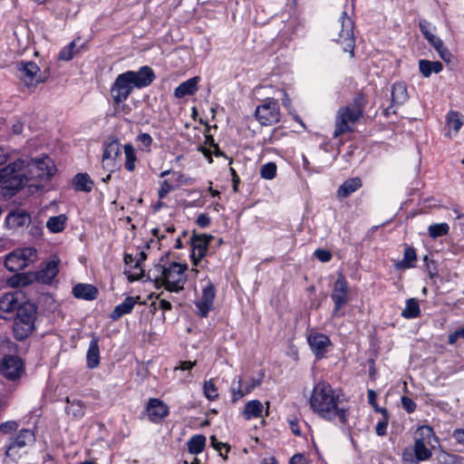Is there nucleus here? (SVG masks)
<instances>
[{"mask_svg": "<svg viewBox=\"0 0 464 464\" xmlns=\"http://www.w3.org/2000/svg\"><path fill=\"white\" fill-rule=\"evenodd\" d=\"M308 402L312 411L319 418L336 422L341 426L348 423L350 416L348 400L341 390L334 389L328 382H316Z\"/></svg>", "mask_w": 464, "mask_h": 464, "instance_id": "obj_1", "label": "nucleus"}, {"mask_svg": "<svg viewBox=\"0 0 464 464\" xmlns=\"http://www.w3.org/2000/svg\"><path fill=\"white\" fill-rule=\"evenodd\" d=\"M433 442L439 443L433 429L428 425L419 427L415 431L413 450L405 449L402 451V461L405 464H412L430 459L435 447Z\"/></svg>", "mask_w": 464, "mask_h": 464, "instance_id": "obj_2", "label": "nucleus"}, {"mask_svg": "<svg viewBox=\"0 0 464 464\" xmlns=\"http://www.w3.org/2000/svg\"><path fill=\"white\" fill-rule=\"evenodd\" d=\"M24 163V173L26 174V185L36 190L44 187L55 173L56 168L53 160L44 156L37 159L20 158Z\"/></svg>", "mask_w": 464, "mask_h": 464, "instance_id": "obj_3", "label": "nucleus"}, {"mask_svg": "<svg viewBox=\"0 0 464 464\" xmlns=\"http://www.w3.org/2000/svg\"><path fill=\"white\" fill-rule=\"evenodd\" d=\"M25 163L18 159L0 169L1 192L5 196H13L26 186Z\"/></svg>", "mask_w": 464, "mask_h": 464, "instance_id": "obj_4", "label": "nucleus"}, {"mask_svg": "<svg viewBox=\"0 0 464 464\" xmlns=\"http://www.w3.org/2000/svg\"><path fill=\"white\" fill-rule=\"evenodd\" d=\"M362 114V106L360 99L354 101L353 103L341 107L336 113L334 137L337 138L343 133L351 131Z\"/></svg>", "mask_w": 464, "mask_h": 464, "instance_id": "obj_5", "label": "nucleus"}, {"mask_svg": "<svg viewBox=\"0 0 464 464\" xmlns=\"http://www.w3.org/2000/svg\"><path fill=\"white\" fill-rule=\"evenodd\" d=\"M36 308L31 303L22 304L14 319L13 331L17 340L25 339L34 328Z\"/></svg>", "mask_w": 464, "mask_h": 464, "instance_id": "obj_6", "label": "nucleus"}, {"mask_svg": "<svg viewBox=\"0 0 464 464\" xmlns=\"http://www.w3.org/2000/svg\"><path fill=\"white\" fill-rule=\"evenodd\" d=\"M186 264L172 262L167 266L161 267V281L169 292L179 293L183 290L187 281L185 272Z\"/></svg>", "mask_w": 464, "mask_h": 464, "instance_id": "obj_7", "label": "nucleus"}, {"mask_svg": "<svg viewBox=\"0 0 464 464\" xmlns=\"http://www.w3.org/2000/svg\"><path fill=\"white\" fill-rule=\"evenodd\" d=\"M354 23L346 12H343L338 20V35L334 40L339 44L343 52L348 53L350 57L354 55L355 38L353 34Z\"/></svg>", "mask_w": 464, "mask_h": 464, "instance_id": "obj_8", "label": "nucleus"}, {"mask_svg": "<svg viewBox=\"0 0 464 464\" xmlns=\"http://www.w3.org/2000/svg\"><path fill=\"white\" fill-rule=\"evenodd\" d=\"M36 258L37 251L34 247L17 248L5 256V266L11 272H18L34 263Z\"/></svg>", "mask_w": 464, "mask_h": 464, "instance_id": "obj_9", "label": "nucleus"}, {"mask_svg": "<svg viewBox=\"0 0 464 464\" xmlns=\"http://www.w3.org/2000/svg\"><path fill=\"white\" fill-rule=\"evenodd\" d=\"M263 378V372H260L257 377L236 376L230 387L233 402L239 401L258 387L262 383Z\"/></svg>", "mask_w": 464, "mask_h": 464, "instance_id": "obj_10", "label": "nucleus"}, {"mask_svg": "<svg viewBox=\"0 0 464 464\" xmlns=\"http://www.w3.org/2000/svg\"><path fill=\"white\" fill-rule=\"evenodd\" d=\"M121 145L116 140H109L103 143V153L102 164V168L109 171L113 172L121 167Z\"/></svg>", "mask_w": 464, "mask_h": 464, "instance_id": "obj_11", "label": "nucleus"}, {"mask_svg": "<svg viewBox=\"0 0 464 464\" xmlns=\"http://www.w3.org/2000/svg\"><path fill=\"white\" fill-rule=\"evenodd\" d=\"M331 298L334 304L332 316H342L343 314L341 312V310L349 301L348 283L343 275L342 274H340L337 276L331 295Z\"/></svg>", "mask_w": 464, "mask_h": 464, "instance_id": "obj_12", "label": "nucleus"}, {"mask_svg": "<svg viewBox=\"0 0 464 464\" xmlns=\"http://www.w3.org/2000/svg\"><path fill=\"white\" fill-rule=\"evenodd\" d=\"M256 120L261 125L269 126L279 122L280 109L278 102L274 99H266L256 109Z\"/></svg>", "mask_w": 464, "mask_h": 464, "instance_id": "obj_13", "label": "nucleus"}, {"mask_svg": "<svg viewBox=\"0 0 464 464\" xmlns=\"http://www.w3.org/2000/svg\"><path fill=\"white\" fill-rule=\"evenodd\" d=\"M133 88L134 86L127 72L119 74L111 89L114 102L120 104L125 102Z\"/></svg>", "mask_w": 464, "mask_h": 464, "instance_id": "obj_14", "label": "nucleus"}, {"mask_svg": "<svg viewBox=\"0 0 464 464\" xmlns=\"http://www.w3.org/2000/svg\"><path fill=\"white\" fill-rule=\"evenodd\" d=\"M18 77L27 86H35L42 80L39 75L40 68L34 62L21 61L16 63Z\"/></svg>", "mask_w": 464, "mask_h": 464, "instance_id": "obj_15", "label": "nucleus"}, {"mask_svg": "<svg viewBox=\"0 0 464 464\" xmlns=\"http://www.w3.org/2000/svg\"><path fill=\"white\" fill-rule=\"evenodd\" d=\"M202 294L200 299L196 303L198 313L200 316L206 317L213 307L216 289L209 279L201 281Z\"/></svg>", "mask_w": 464, "mask_h": 464, "instance_id": "obj_16", "label": "nucleus"}, {"mask_svg": "<svg viewBox=\"0 0 464 464\" xmlns=\"http://www.w3.org/2000/svg\"><path fill=\"white\" fill-rule=\"evenodd\" d=\"M213 238L207 234L194 235L191 237V261L195 266H199L203 257L207 255L208 245Z\"/></svg>", "mask_w": 464, "mask_h": 464, "instance_id": "obj_17", "label": "nucleus"}, {"mask_svg": "<svg viewBox=\"0 0 464 464\" xmlns=\"http://www.w3.org/2000/svg\"><path fill=\"white\" fill-rule=\"evenodd\" d=\"M23 372V362L18 356H5L0 362V372L6 379L14 381L21 377Z\"/></svg>", "mask_w": 464, "mask_h": 464, "instance_id": "obj_18", "label": "nucleus"}, {"mask_svg": "<svg viewBox=\"0 0 464 464\" xmlns=\"http://www.w3.org/2000/svg\"><path fill=\"white\" fill-rule=\"evenodd\" d=\"M146 411L151 422H159L169 413V406L157 398L150 399L146 405Z\"/></svg>", "mask_w": 464, "mask_h": 464, "instance_id": "obj_19", "label": "nucleus"}, {"mask_svg": "<svg viewBox=\"0 0 464 464\" xmlns=\"http://www.w3.org/2000/svg\"><path fill=\"white\" fill-rule=\"evenodd\" d=\"M307 342L317 358L323 357L331 345L329 337L317 332L311 333L307 337Z\"/></svg>", "mask_w": 464, "mask_h": 464, "instance_id": "obj_20", "label": "nucleus"}, {"mask_svg": "<svg viewBox=\"0 0 464 464\" xmlns=\"http://www.w3.org/2000/svg\"><path fill=\"white\" fill-rule=\"evenodd\" d=\"M131 82L136 88H144L150 85L155 78L152 69L149 66H142L139 71H128Z\"/></svg>", "mask_w": 464, "mask_h": 464, "instance_id": "obj_21", "label": "nucleus"}, {"mask_svg": "<svg viewBox=\"0 0 464 464\" xmlns=\"http://www.w3.org/2000/svg\"><path fill=\"white\" fill-rule=\"evenodd\" d=\"M59 263L60 259L57 256H52L36 273L37 280L44 284H51L59 272Z\"/></svg>", "mask_w": 464, "mask_h": 464, "instance_id": "obj_22", "label": "nucleus"}, {"mask_svg": "<svg viewBox=\"0 0 464 464\" xmlns=\"http://www.w3.org/2000/svg\"><path fill=\"white\" fill-rule=\"evenodd\" d=\"M18 294L8 293L0 298V317L7 319L8 315L14 311L17 312L20 306Z\"/></svg>", "mask_w": 464, "mask_h": 464, "instance_id": "obj_23", "label": "nucleus"}, {"mask_svg": "<svg viewBox=\"0 0 464 464\" xmlns=\"http://www.w3.org/2000/svg\"><path fill=\"white\" fill-rule=\"evenodd\" d=\"M29 215L23 210L12 211L5 218V224L11 229L22 227L29 223Z\"/></svg>", "mask_w": 464, "mask_h": 464, "instance_id": "obj_24", "label": "nucleus"}, {"mask_svg": "<svg viewBox=\"0 0 464 464\" xmlns=\"http://www.w3.org/2000/svg\"><path fill=\"white\" fill-rule=\"evenodd\" d=\"M139 296L133 297V296H128L126 297L122 303L116 305L113 309L111 318L112 320H118L124 314H128L131 313V311L134 308V305L138 303Z\"/></svg>", "mask_w": 464, "mask_h": 464, "instance_id": "obj_25", "label": "nucleus"}, {"mask_svg": "<svg viewBox=\"0 0 464 464\" xmlns=\"http://www.w3.org/2000/svg\"><path fill=\"white\" fill-rule=\"evenodd\" d=\"M86 362L90 369H94L100 364L99 340L95 336H93L90 342L86 354Z\"/></svg>", "mask_w": 464, "mask_h": 464, "instance_id": "obj_26", "label": "nucleus"}, {"mask_svg": "<svg viewBox=\"0 0 464 464\" xmlns=\"http://www.w3.org/2000/svg\"><path fill=\"white\" fill-rule=\"evenodd\" d=\"M264 411L263 403L258 400L249 401L242 411V416L246 420L262 417Z\"/></svg>", "mask_w": 464, "mask_h": 464, "instance_id": "obj_27", "label": "nucleus"}, {"mask_svg": "<svg viewBox=\"0 0 464 464\" xmlns=\"http://www.w3.org/2000/svg\"><path fill=\"white\" fill-rule=\"evenodd\" d=\"M72 294L76 298L94 300L97 297L98 291L92 285L78 284L72 288Z\"/></svg>", "mask_w": 464, "mask_h": 464, "instance_id": "obj_28", "label": "nucleus"}, {"mask_svg": "<svg viewBox=\"0 0 464 464\" xmlns=\"http://www.w3.org/2000/svg\"><path fill=\"white\" fill-rule=\"evenodd\" d=\"M198 77L190 78L180 83L174 91L177 98H183L194 94L198 90Z\"/></svg>", "mask_w": 464, "mask_h": 464, "instance_id": "obj_29", "label": "nucleus"}, {"mask_svg": "<svg viewBox=\"0 0 464 464\" xmlns=\"http://www.w3.org/2000/svg\"><path fill=\"white\" fill-rule=\"evenodd\" d=\"M448 133L447 135H456L464 123L463 115L458 111H450L446 118Z\"/></svg>", "mask_w": 464, "mask_h": 464, "instance_id": "obj_30", "label": "nucleus"}, {"mask_svg": "<svg viewBox=\"0 0 464 464\" xmlns=\"http://www.w3.org/2000/svg\"><path fill=\"white\" fill-rule=\"evenodd\" d=\"M144 259L143 253H140V259L134 262L133 257L130 255H125L124 260L127 266H130L131 263H134L133 269L126 270V274L130 281L140 279L143 275V269L141 268V260Z\"/></svg>", "mask_w": 464, "mask_h": 464, "instance_id": "obj_31", "label": "nucleus"}, {"mask_svg": "<svg viewBox=\"0 0 464 464\" xmlns=\"http://www.w3.org/2000/svg\"><path fill=\"white\" fill-rule=\"evenodd\" d=\"M362 187V180L359 178H353L345 180L338 188L337 195L344 198Z\"/></svg>", "mask_w": 464, "mask_h": 464, "instance_id": "obj_32", "label": "nucleus"}, {"mask_svg": "<svg viewBox=\"0 0 464 464\" xmlns=\"http://www.w3.org/2000/svg\"><path fill=\"white\" fill-rule=\"evenodd\" d=\"M35 441L34 432L29 429H24L19 431L17 436L10 442L14 446L24 449Z\"/></svg>", "mask_w": 464, "mask_h": 464, "instance_id": "obj_33", "label": "nucleus"}, {"mask_svg": "<svg viewBox=\"0 0 464 464\" xmlns=\"http://www.w3.org/2000/svg\"><path fill=\"white\" fill-rule=\"evenodd\" d=\"M73 187L78 191L91 192L93 188V181L87 173H78L72 180Z\"/></svg>", "mask_w": 464, "mask_h": 464, "instance_id": "obj_34", "label": "nucleus"}, {"mask_svg": "<svg viewBox=\"0 0 464 464\" xmlns=\"http://www.w3.org/2000/svg\"><path fill=\"white\" fill-rule=\"evenodd\" d=\"M409 98L407 87L403 82H395L392 89V101L393 104H403Z\"/></svg>", "mask_w": 464, "mask_h": 464, "instance_id": "obj_35", "label": "nucleus"}, {"mask_svg": "<svg viewBox=\"0 0 464 464\" xmlns=\"http://www.w3.org/2000/svg\"><path fill=\"white\" fill-rule=\"evenodd\" d=\"M123 151L124 167L128 171L132 172L136 169V162L138 160L136 150L131 143H126L123 146Z\"/></svg>", "mask_w": 464, "mask_h": 464, "instance_id": "obj_36", "label": "nucleus"}, {"mask_svg": "<svg viewBox=\"0 0 464 464\" xmlns=\"http://www.w3.org/2000/svg\"><path fill=\"white\" fill-rule=\"evenodd\" d=\"M206 442L207 439L202 434L192 436L187 443L188 452L194 455L199 454L204 450Z\"/></svg>", "mask_w": 464, "mask_h": 464, "instance_id": "obj_37", "label": "nucleus"}, {"mask_svg": "<svg viewBox=\"0 0 464 464\" xmlns=\"http://www.w3.org/2000/svg\"><path fill=\"white\" fill-rule=\"evenodd\" d=\"M419 67L421 74L424 77H429L432 72L439 73L442 71L443 66L440 62H430L427 60H420Z\"/></svg>", "mask_w": 464, "mask_h": 464, "instance_id": "obj_38", "label": "nucleus"}, {"mask_svg": "<svg viewBox=\"0 0 464 464\" xmlns=\"http://www.w3.org/2000/svg\"><path fill=\"white\" fill-rule=\"evenodd\" d=\"M416 260L417 256L414 248L408 246L404 250L402 260L396 264V268L406 269L414 267Z\"/></svg>", "mask_w": 464, "mask_h": 464, "instance_id": "obj_39", "label": "nucleus"}, {"mask_svg": "<svg viewBox=\"0 0 464 464\" xmlns=\"http://www.w3.org/2000/svg\"><path fill=\"white\" fill-rule=\"evenodd\" d=\"M420 314L419 302L415 298H410L406 301L405 308L401 312L402 317L406 319H414Z\"/></svg>", "mask_w": 464, "mask_h": 464, "instance_id": "obj_40", "label": "nucleus"}, {"mask_svg": "<svg viewBox=\"0 0 464 464\" xmlns=\"http://www.w3.org/2000/svg\"><path fill=\"white\" fill-rule=\"evenodd\" d=\"M66 224V217L64 215H59L51 217L46 222V227L53 233L62 232Z\"/></svg>", "mask_w": 464, "mask_h": 464, "instance_id": "obj_41", "label": "nucleus"}, {"mask_svg": "<svg viewBox=\"0 0 464 464\" xmlns=\"http://www.w3.org/2000/svg\"><path fill=\"white\" fill-rule=\"evenodd\" d=\"M153 142L152 137L149 133H140L135 138V143L138 150L143 152H150Z\"/></svg>", "mask_w": 464, "mask_h": 464, "instance_id": "obj_42", "label": "nucleus"}, {"mask_svg": "<svg viewBox=\"0 0 464 464\" xmlns=\"http://www.w3.org/2000/svg\"><path fill=\"white\" fill-rule=\"evenodd\" d=\"M67 406H66V411L68 414L72 415L75 418H81L84 414V405L81 401L78 400H72L70 401L67 400Z\"/></svg>", "mask_w": 464, "mask_h": 464, "instance_id": "obj_43", "label": "nucleus"}, {"mask_svg": "<svg viewBox=\"0 0 464 464\" xmlns=\"http://www.w3.org/2000/svg\"><path fill=\"white\" fill-rule=\"evenodd\" d=\"M429 235L431 238H437L449 233L450 227L447 223H440L430 225L428 228Z\"/></svg>", "mask_w": 464, "mask_h": 464, "instance_id": "obj_44", "label": "nucleus"}, {"mask_svg": "<svg viewBox=\"0 0 464 464\" xmlns=\"http://www.w3.org/2000/svg\"><path fill=\"white\" fill-rule=\"evenodd\" d=\"M203 390L204 395L208 400L215 401L218 398V388L212 379L204 382Z\"/></svg>", "mask_w": 464, "mask_h": 464, "instance_id": "obj_45", "label": "nucleus"}, {"mask_svg": "<svg viewBox=\"0 0 464 464\" xmlns=\"http://www.w3.org/2000/svg\"><path fill=\"white\" fill-rule=\"evenodd\" d=\"M21 450H22L21 448H18V447L14 446V444L9 443V445H7L6 448H5V461L6 462L7 460H10L13 463H16L17 460L22 456Z\"/></svg>", "mask_w": 464, "mask_h": 464, "instance_id": "obj_46", "label": "nucleus"}, {"mask_svg": "<svg viewBox=\"0 0 464 464\" xmlns=\"http://www.w3.org/2000/svg\"><path fill=\"white\" fill-rule=\"evenodd\" d=\"M277 167L274 162H267L260 169V175L265 179H273L276 176Z\"/></svg>", "mask_w": 464, "mask_h": 464, "instance_id": "obj_47", "label": "nucleus"}, {"mask_svg": "<svg viewBox=\"0 0 464 464\" xmlns=\"http://www.w3.org/2000/svg\"><path fill=\"white\" fill-rule=\"evenodd\" d=\"M210 443H211V446L217 451H218L219 455L223 459H226L227 458V453L229 451V449H230V447L227 444L218 441V440L216 439L215 436L210 437Z\"/></svg>", "mask_w": 464, "mask_h": 464, "instance_id": "obj_48", "label": "nucleus"}, {"mask_svg": "<svg viewBox=\"0 0 464 464\" xmlns=\"http://www.w3.org/2000/svg\"><path fill=\"white\" fill-rule=\"evenodd\" d=\"M380 412L382 413L383 418L376 424L375 431L378 436H384L388 426V414L385 409H382Z\"/></svg>", "mask_w": 464, "mask_h": 464, "instance_id": "obj_49", "label": "nucleus"}, {"mask_svg": "<svg viewBox=\"0 0 464 464\" xmlns=\"http://www.w3.org/2000/svg\"><path fill=\"white\" fill-rule=\"evenodd\" d=\"M75 43L72 41L66 45L59 53V59L63 61H70L73 57V49Z\"/></svg>", "mask_w": 464, "mask_h": 464, "instance_id": "obj_50", "label": "nucleus"}, {"mask_svg": "<svg viewBox=\"0 0 464 464\" xmlns=\"http://www.w3.org/2000/svg\"><path fill=\"white\" fill-rule=\"evenodd\" d=\"M163 293H160L157 297L156 301L152 304L154 305H158L160 309H161L163 312H167L171 310L172 304L169 300L162 297Z\"/></svg>", "mask_w": 464, "mask_h": 464, "instance_id": "obj_51", "label": "nucleus"}, {"mask_svg": "<svg viewBox=\"0 0 464 464\" xmlns=\"http://www.w3.org/2000/svg\"><path fill=\"white\" fill-rule=\"evenodd\" d=\"M172 189V185L168 180H163L158 191L159 198L163 199Z\"/></svg>", "mask_w": 464, "mask_h": 464, "instance_id": "obj_52", "label": "nucleus"}, {"mask_svg": "<svg viewBox=\"0 0 464 464\" xmlns=\"http://www.w3.org/2000/svg\"><path fill=\"white\" fill-rule=\"evenodd\" d=\"M18 428V423L14 420H7L0 424V432L10 433Z\"/></svg>", "mask_w": 464, "mask_h": 464, "instance_id": "obj_53", "label": "nucleus"}, {"mask_svg": "<svg viewBox=\"0 0 464 464\" xmlns=\"http://www.w3.org/2000/svg\"><path fill=\"white\" fill-rule=\"evenodd\" d=\"M309 458L304 453L295 454L289 460V464H309Z\"/></svg>", "mask_w": 464, "mask_h": 464, "instance_id": "obj_54", "label": "nucleus"}, {"mask_svg": "<svg viewBox=\"0 0 464 464\" xmlns=\"http://www.w3.org/2000/svg\"><path fill=\"white\" fill-rule=\"evenodd\" d=\"M419 26L427 40L429 39L430 35L433 34L431 32V24L427 20H420Z\"/></svg>", "mask_w": 464, "mask_h": 464, "instance_id": "obj_55", "label": "nucleus"}, {"mask_svg": "<svg viewBox=\"0 0 464 464\" xmlns=\"http://www.w3.org/2000/svg\"><path fill=\"white\" fill-rule=\"evenodd\" d=\"M314 256L321 262H329L332 258L330 251L321 248L314 251Z\"/></svg>", "mask_w": 464, "mask_h": 464, "instance_id": "obj_56", "label": "nucleus"}, {"mask_svg": "<svg viewBox=\"0 0 464 464\" xmlns=\"http://www.w3.org/2000/svg\"><path fill=\"white\" fill-rule=\"evenodd\" d=\"M401 405L403 409L409 413L413 412L416 409V403L411 398L406 396L401 398Z\"/></svg>", "mask_w": 464, "mask_h": 464, "instance_id": "obj_57", "label": "nucleus"}, {"mask_svg": "<svg viewBox=\"0 0 464 464\" xmlns=\"http://www.w3.org/2000/svg\"><path fill=\"white\" fill-rule=\"evenodd\" d=\"M464 338V327L449 334V343L454 344L459 339Z\"/></svg>", "mask_w": 464, "mask_h": 464, "instance_id": "obj_58", "label": "nucleus"}, {"mask_svg": "<svg viewBox=\"0 0 464 464\" xmlns=\"http://www.w3.org/2000/svg\"><path fill=\"white\" fill-rule=\"evenodd\" d=\"M196 223L200 227H207L210 225V218L206 214H200L198 216Z\"/></svg>", "mask_w": 464, "mask_h": 464, "instance_id": "obj_59", "label": "nucleus"}, {"mask_svg": "<svg viewBox=\"0 0 464 464\" xmlns=\"http://www.w3.org/2000/svg\"><path fill=\"white\" fill-rule=\"evenodd\" d=\"M427 41L434 47L436 51H438L443 45L442 40L440 37L436 36L434 34L432 35H430Z\"/></svg>", "mask_w": 464, "mask_h": 464, "instance_id": "obj_60", "label": "nucleus"}, {"mask_svg": "<svg viewBox=\"0 0 464 464\" xmlns=\"http://www.w3.org/2000/svg\"><path fill=\"white\" fill-rule=\"evenodd\" d=\"M377 394L373 390L368 391V401L375 409L376 411H381V408L378 407L376 402Z\"/></svg>", "mask_w": 464, "mask_h": 464, "instance_id": "obj_61", "label": "nucleus"}, {"mask_svg": "<svg viewBox=\"0 0 464 464\" xmlns=\"http://www.w3.org/2000/svg\"><path fill=\"white\" fill-rule=\"evenodd\" d=\"M437 52L439 53L440 57L443 61H445L447 63H449L450 61L451 54L449 52V50L444 46V44Z\"/></svg>", "mask_w": 464, "mask_h": 464, "instance_id": "obj_62", "label": "nucleus"}, {"mask_svg": "<svg viewBox=\"0 0 464 464\" xmlns=\"http://www.w3.org/2000/svg\"><path fill=\"white\" fill-rule=\"evenodd\" d=\"M452 437L458 443L464 445V429L455 430L452 433Z\"/></svg>", "mask_w": 464, "mask_h": 464, "instance_id": "obj_63", "label": "nucleus"}, {"mask_svg": "<svg viewBox=\"0 0 464 464\" xmlns=\"http://www.w3.org/2000/svg\"><path fill=\"white\" fill-rule=\"evenodd\" d=\"M195 365H196V362H191V361L180 362L179 365L175 367V371H177V370H182V371L190 370Z\"/></svg>", "mask_w": 464, "mask_h": 464, "instance_id": "obj_64", "label": "nucleus"}]
</instances>
